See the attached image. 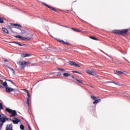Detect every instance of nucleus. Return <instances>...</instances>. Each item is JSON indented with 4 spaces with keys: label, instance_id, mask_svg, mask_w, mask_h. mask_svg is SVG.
<instances>
[{
    "label": "nucleus",
    "instance_id": "23",
    "mask_svg": "<svg viewBox=\"0 0 130 130\" xmlns=\"http://www.w3.org/2000/svg\"><path fill=\"white\" fill-rule=\"evenodd\" d=\"M3 86L5 87H8V83H7V81H5L3 84Z\"/></svg>",
    "mask_w": 130,
    "mask_h": 130
},
{
    "label": "nucleus",
    "instance_id": "47",
    "mask_svg": "<svg viewBox=\"0 0 130 130\" xmlns=\"http://www.w3.org/2000/svg\"><path fill=\"white\" fill-rule=\"evenodd\" d=\"M2 117V115L0 114V118Z\"/></svg>",
    "mask_w": 130,
    "mask_h": 130
},
{
    "label": "nucleus",
    "instance_id": "12",
    "mask_svg": "<svg viewBox=\"0 0 130 130\" xmlns=\"http://www.w3.org/2000/svg\"><path fill=\"white\" fill-rule=\"evenodd\" d=\"M47 45L45 44V45H43L41 46V49L43 50H47V46H46Z\"/></svg>",
    "mask_w": 130,
    "mask_h": 130
},
{
    "label": "nucleus",
    "instance_id": "8",
    "mask_svg": "<svg viewBox=\"0 0 130 130\" xmlns=\"http://www.w3.org/2000/svg\"><path fill=\"white\" fill-rule=\"evenodd\" d=\"M5 89L7 93H11V92H14L15 91V89L11 87H5Z\"/></svg>",
    "mask_w": 130,
    "mask_h": 130
},
{
    "label": "nucleus",
    "instance_id": "39",
    "mask_svg": "<svg viewBox=\"0 0 130 130\" xmlns=\"http://www.w3.org/2000/svg\"><path fill=\"white\" fill-rule=\"evenodd\" d=\"M5 117V120L6 119V120H9V118H7L6 116Z\"/></svg>",
    "mask_w": 130,
    "mask_h": 130
},
{
    "label": "nucleus",
    "instance_id": "30",
    "mask_svg": "<svg viewBox=\"0 0 130 130\" xmlns=\"http://www.w3.org/2000/svg\"><path fill=\"white\" fill-rule=\"evenodd\" d=\"M4 22V20L2 19V18L0 17V24H3Z\"/></svg>",
    "mask_w": 130,
    "mask_h": 130
},
{
    "label": "nucleus",
    "instance_id": "10",
    "mask_svg": "<svg viewBox=\"0 0 130 130\" xmlns=\"http://www.w3.org/2000/svg\"><path fill=\"white\" fill-rule=\"evenodd\" d=\"M6 130H13V125L12 124L7 125Z\"/></svg>",
    "mask_w": 130,
    "mask_h": 130
},
{
    "label": "nucleus",
    "instance_id": "19",
    "mask_svg": "<svg viewBox=\"0 0 130 130\" xmlns=\"http://www.w3.org/2000/svg\"><path fill=\"white\" fill-rule=\"evenodd\" d=\"M63 76L64 77H69V76H71V74H70V73H64L63 74Z\"/></svg>",
    "mask_w": 130,
    "mask_h": 130
},
{
    "label": "nucleus",
    "instance_id": "13",
    "mask_svg": "<svg viewBox=\"0 0 130 130\" xmlns=\"http://www.w3.org/2000/svg\"><path fill=\"white\" fill-rule=\"evenodd\" d=\"M114 74H115L116 75H118L119 76L120 75L123 74V73L121 71H116L114 72Z\"/></svg>",
    "mask_w": 130,
    "mask_h": 130
},
{
    "label": "nucleus",
    "instance_id": "29",
    "mask_svg": "<svg viewBox=\"0 0 130 130\" xmlns=\"http://www.w3.org/2000/svg\"><path fill=\"white\" fill-rule=\"evenodd\" d=\"M0 109L3 110L4 109V107H3V104L0 103Z\"/></svg>",
    "mask_w": 130,
    "mask_h": 130
},
{
    "label": "nucleus",
    "instance_id": "9",
    "mask_svg": "<svg viewBox=\"0 0 130 130\" xmlns=\"http://www.w3.org/2000/svg\"><path fill=\"white\" fill-rule=\"evenodd\" d=\"M86 73L89 74V75H91L92 76H96V72L95 71H92L90 70H87Z\"/></svg>",
    "mask_w": 130,
    "mask_h": 130
},
{
    "label": "nucleus",
    "instance_id": "52",
    "mask_svg": "<svg viewBox=\"0 0 130 130\" xmlns=\"http://www.w3.org/2000/svg\"><path fill=\"white\" fill-rule=\"evenodd\" d=\"M66 28H68V27H67V26H66Z\"/></svg>",
    "mask_w": 130,
    "mask_h": 130
},
{
    "label": "nucleus",
    "instance_id": "14",
    "mask_svg": "<svg viewBox=\"0 0 130 130\" xmlns=\"http://www.w3.org/2000/svg\"><path fill=\"white\" fill-rule=\"evenodd\" d=\"M2 31H3V32L6 34H9V31L5 27L2 28Z\"/></svg>",
    "mask_w": 130,
    "mask_h": 130
},
{
    "label": "nucleus",
    "instance_id": "16",
    "mask_svg": "<svg viewBox=\"0 0 130 130\" xmlns=\"http://www.w3.org/2000/svg\"><path fill=\"white\" fill-rule=\"evenodd\" d=\"M0 121L3 123H5V122H6V118L4 117L0 118Z\"/></svg>",
    "mask_w": 130,
    "mask_h": 130
},
{
    "label": "nucleus",
    "instance_id": "33",
    "mask_svg": "<svg viewBox=\"0 0 130 130\" xmlns=\"http://www.w3.org/2000/svg\"><path fill=\"white\" fill-rule=\"evenodd\" d=\"M72 73H76L77 74H81L80 72L76 71H72Z\"/></svg>",
    "mask_w": 130,
    "mask_h": 130
},
{
    "label": "nucleus",
    "instance_id": "7",
    "mask_svg": "<svg viewBox=\"0 0 130 130\" xmlns=\"http://www.w3.org/2000/svg\"><path fill=\"white\" fill-rule=\"evenodd\" d=\"M24 91H26V93H27V96H28V98H27V103L26 104H27V105L29 106V98H30V93H29V91H28V90L27 89H23Z\"/></svg>",
    "mask_w": 130,
    "mask_h": 130
},
{
    "label": "nucleus",
    "instance_id": "11",
    "mask_svg": "<svg viewBox=\"0 0 130 130\" xmlns=\"http://www.w3.org/2000/svg\"><path fill=\"white\" fill-rule=\"evenodd\" d=\"M22 57H28L29 56H31V55L30 54L28 53H23L21 55Z\"/></svg>",
    "mask_w": 130,
    "mask_h": 130
},
{
    "label": "nucleus",
    "instance_id": "49",
    "mask_svg": "<svg viewBox=\"0 0 130 130\" xmlns=\"http://www.w3.org/2000/svg\"><path fill=\"white\" fill-rule=\"evenodd\" d=\"M108 83H111V82H109Z\"/></svg>",
    "mask_w": 130,
    "mask_h": 130
},
{
    "label": "nucleus",
    "instance_id": "35",
    "mask_svg": "<svg viewBox=\"0 0 130 130\" xmlns=\"http://www.w3.org/2000/svg\"><path fill=\"white\" fill-rule=\"evenodd\" d=\"M28 129L29 130H32V129L31 128V127L30 126V125L28 124Z\"/></svg>",
    "mask_w": 130,
    "mask_h": 130
},
{
    "label": "nucleus",
    "instance_id": "25",
    "mask_svg": "<svg viewBox=\"0 0 130 130\" xmlns=\"http://www.w3.org/2000/svg\"><path fill=\"white\" fill-rule=\"evenodd\" d=\"M91 98L93 99V100H96L97 99V98L94 95H92L91 96Z\"/></svg>",
    "mask_w": 130,
    "mask_h": 130
},
{
    "label": "nucleus",
    "instance_id": "31",
    "mask_svg": "<svg viewBox=\"0 0 130 130\" xmlns=\"http://www.w3.org/2000/svg\"><path fill=\"white\" fill-rule=\"evenodd\" d=\"M10 43H14L15 44H19V42H10Z\"/></svg>",
    "mask_w": 130,
    "mask_h": 130
},
{
    "label": "nucleus",
    "instance_id": "34",
    "mask_svg": "<svg viewBox=\"0 0 130 130\" xmlns=\"http://www.w3.org/2000/svg\"><path fill=\"white\" fill-rule=\"evenodd\" d=\"M75 67H78V68H80L81 66L78 64H77L76 63H75Z\"/></svg>",
    "mask_w": 130,
    "mask_h": 130
},
{
    "label": "nucleus",
    "instance_id": "51",
    "mask_svg": "<svg viewBox=\"0 0 130 130\" xmlns=\"http://www.w3.org/2000/svg\"><path fill=\"white\" fill-rule=\"evenodd\" d=\"M107 55H108V56H109V55H107Z\"/></svg>",
    "mask_w": 130,
    "mask_h": 130
},
{
    "label": "nucleus",
    "instance_id": "44",
    "mask_svg": "<svg viewBox=\"0 0 130 130\" xmlns=\"http://www.w3.org/2000/svg\"><path fill=\"white\" fill-rule=\"evenodd\" d=\"M26 124H27V126H28V124H29V122H28V121H26Z\"/></svg>",
    "mask_w": 130,
    "mask_h": 130
},
{
    "label": "nucleus",
    "instance_id": "42",
    "mask_svg": "<svg viewBox=\"0 0 130 130\" xmlns=\"http://www.w3.org/2000/svg\"><path fill=\"white\" fill-rule=\"evenodd\" d=\"M4 61L8 62L9 61V60L5 59V60H4Z\"/></svg>",
    "mask_w": 130,
    "mask_h": 130
},
{
    "label": "nucleus",
    "instance_id": "37",
    "mask_svg": "<svg viewBox=\"0 0 130 130\" xmlns=\"http://www.w3.org/2000/svg\"><path fill=\"white\" fill-rule=\"evenodd\" d=\"M60 75H61V73H60V72H58L57 73V76H60Z\"/></svg>",
    "mask_w": 130,
    "mask_h": 130
},
{
    "label": "nucleus",
    "instance_id": "36",
    "mask_svg": "<svg viewBox=\"0 0 130 130\" xmlns=\"http://www.w3.org/2000/svg\"><path fill=\"white\" fill-rule=\"evenodd\" d=\"M9 82H11L12 83V84H13V85H15V82H14L11 80H9Z\"/></svg>",
    "mask_w": 130,
    "mask_h": 130
},
{
    "label": "nucleus",
    "instance_id": "3",
    "mask_svg": "<svg viewBox=\"0 0 130 130\" xmlns=\"http://www.w3.org/2000/svg\"><path fill=\"white\" fill-rule=\"evenodd\" d=\"M128 31V29H114L113 30V32H114V34H118V35H122V34H125Z\"/></svg>",
    "mask_w": 130,
    "mask_h": 130
},
{
    "label": "nucleus",
    "instance_id": "5",
    "mask_svg": "<svg viewBox=\"0 0 130 130\" xmlns=\"http://www.w3.org/2000/svg\"><path fill=\"white\" fill-rule=\"evenodd\" d=\"M14 119L15 120H13L12 119H10V120H11L12 122H13V123H14V124H18V123H19V121H21V120L18 119L17 118H14Z\"/></svg>",
    "mask_w": 130,
    "mask_h": 130
},
{
    "label": "nucleus",
    "instance_id": "1",
    "mask_svg": "<svg viewBox=\"0 0 130 130\" xmlns=\"http://www.w3.org/2000/svg\"><path fill=\"white\" fill-rule=\"evenodd\" d=\"M31 63V62L30 61H18L17 62V64L20 66V70H25V68H26L25 66H27V64H30Z\"/></svg>",
    "mask_w": 130,
    "mask_h": 130
},
{
    "label": "nucleus",
    "instance_id": "15",
    "mask_svg": "<svg viewBox=\"0 0 130 130\" xmlns=\"http://www.w3.org/2000/svg\"><path fill=\"white\" fill-rule=\"evenodd\" d=\"M99 102H101V99H98V100H94V101L93 102V104H97V103H99Z\"/></svg>",
    "mask_w": 130,
    "mask_h": 130
},
{
    "label": "nucleus",
    "instance_id": "41",
    "mask_svg": "<svg viewBox=\"0 0 130 130\" xmlns=\"http://www.w3.org/2000/svg\"><path fill=\"white\" fill-rule=\"evenodd\" d=\"M2 88H4V86H3V85H0V89H2Z\"/></svg>",
    "mask_w": 130,
    "mask_h": 130
},
{
    "label": "nucleus",
    "instance_id": "17",
    "mask_svg": "<svg viewBox=\"0 0 130 130\" xmlns=\"http://www.w3.org/2000/svg\"><path fill=\"white\" fill-rule=\"evenodd\" d=\"M71 29L75 31V32H82V30H80L78 29L75 28H73L72 27Z\"/></svg>",
    "mask_w": 130,
    "mask_h": 130
},
{
    "label": "nucleus",
    "instance_id": "24",
    "mask_svg": "<svg viewBox=\"0 0 130 130\" xmlns=\"http://www.w3.org/2000/svg\"><path fill=\"white\" fill-rule=\"evenodd\" d=\"M58 41L59 42H60V43H63V44H66V42H64L63 40H58Z\"/></svg>",
    "mask_w": 130,
    "mask_h": 130
},
{
    "label": "nucleus",
    "instance_id": "6",
    "mask_svg": "<svg viewBox=\"0 0 130 130\" xmlns=\"http://www.w3.org/2000/svg\"><path fill=\"white\" fill-rule=\"evenodd\" d=\"M43 5L44 6H46L47 8H48V9H50V10H51L52 11H53L54 12H56V9H54L53 7H52L51 6L46 4V3H43Z\"/></svg>",
    "mask_w": 130,
    "mask_h": 130
},
{
    "label": "nucleus",
    "instance_id": "2",
    "mask_svg": "<svg viewBox=\"0 0 130 130\" xmlns=\"http://www.w3.org/2000/svg\"><path fill=\"white\" fill-rule=\"evenodd\" d=\"M6 111L10 114L11 117H15V116L18 115V114H17V111L16 110L10 109L9 108H6Z\"/></svg>",
    "mask_w": 130,
    "mask_h": 130
},
{
    "label": "nucleus",
    "instance_id": "48",
    "mask_svg": "<svg viewBox=\"0 0 130 130\" xmlns=\"http://www.w3.org/2000/svg\"><path fill=\"white\" fill-rule=\"evenodd\" d=\"M12 32H14L12 30H11Z\"/></svg>",
    "mask_w": 130,
    "mask_h": 130
},
{
    "label": "nucleus",
    "instance_id": "38",
    "mask_svg": "<svg viewBox=\"0 0 130 130\" xmlns=\"http://www.w3.org/2000/svg\"><path fill=\"white\" fill-rule=\"evenodd\" d=\"M22 33H25V30L21 29Z\"/></svg>",
    "mask_w": 130,
    "mask_h": 130
},
{
    "label": "nucleus",
    "instance_id": "26",
    "mask_svg": "<svg viewBox=\"0 0 130 130\" xmlns=\"http://www.w3.org/2000/svg\"><path fill=\"white\" fill-rule=\"evenodd\" d=\"M9 69H10V71H12V73L13 74H15V70H14V69H13V68H11V67H8Z\"/></svg>",
    "mask_w": 130,
    "mask_h": 130
},
{
    "label": "nucleus",
    "instance_id": "28",
    "mask_svg": "<svg viewBox=\"0 0 130 130\" xmlns=\"http://www.w3.org/2000/svg\"><path fill=\"white\" fill-rule=\"evenodd\" d=\"M76 81H77V82H78V83H80V84H83V82H82V81H81L78 79H76Z\"/></svg>",
    "mask_w": 130,
    "mask_h": 130
},
{
    "label": "nucleus",
    "instance_id": "46",
    "mask_svg": "<svg viewBox=\"0 0 130 130\" xmlns=\"http://www.w3.org/2000/svg\"><path fill=\"white\" fill-rule=\"evenodd\" d=\"M22 46H26V44H23Z\"/></svg>",
    "mask_w": 130,
    "mask_h": 130
},
{
    "label": "nucleus",
    "instance_id": "20",
    "mask_svg": "<svg viewBox=\"0 0 130 130\" xmlns=\"http://www.w3.org/2000/svg\"><path fill=\"white\" fill-rule=\"evenodd\" d=\"M68 63H69L70 64H71V66H75L76 62H74V61H69Z\"/></svg>",
    "mask_w": 130,
    "mask_h": 130
},
{
    "label": "nucleus",
    "instance_id": "4",
    "mask_svg": "<svg viewBox=\"0 0 130 130\" xmlns=\"http://www.w3.org/2000/svg\"><path fill=\"white\" fill-rule=\"evenodd\" d=\"M14 37L16 38H19V39H21V40H25V39H27V40H31L30 38H25L21 35L15 36Z\"/></svg>",
    "mask_w": 130,
    "mask_h": 130
},
{
    "label": "nucleus",
    "instance_id": "22",
    "mask_svg": "<svg viewBox=\"0 0 130 130\" xmlns=\"http://www.w3.org/2000/svg\"><path fill=\"white\" fill-rule=\"evenodd\" d=\"M20 129H21V130H24V129H25V126H24V125L21 124V125H20Z\"/></svg>",
    "mask_w": 130,
    "mask_h": 130
},
{
    "label": "nucleus",
    "instance_id": "21",
    "mask_svg": "<svg viewBox=\"0 0 130 130\" xmlns=\"http://www.w3.org/2000/svg\"><path fill=\"white\" fill-rule=\"evenodd\" d=\"M111 83H112L113 84H114L115 85H116L117 86H119V83L115 81H111Z\"/></svg>",
    "mask_w": 130,
    "mask_h": 130
},
{
    "label": "nucleus",
    "instance_id": "18",
    "mask_svg": "<svg viewBox=\"0 0 130 130\" xmlns=\"http://www.w3.org/2000/svg\"><path fill=\"white\" fill-rule=\"evenodd\" d=\"M11 25H13V26H18V27H20V28H22V25H21V24L19 23H16V24L12 23L11 24Z\"/></svg>",
    "mask_w": 130,
    "mask_h": 130
},
{
    "label": "nucleus",
    "instance_id": "43",
    "mask_svg": "<svg viewBox=\"0 0 130 130\" xmlns=\"http://www.w3.org/2000/svg\"><path fill=\"white\" fill-rule=\"evenodd\" d=\"M65 44H67V45H70V43H66Z\"/></svg>",
    "mask_w": 130,
    "mask_h": 130
},
{
    "label": "nucleus",
    "instance_id": "27",
    "mask_svg": "<svg viewBox=\"0 0 130 130\" xmlns=\"http://www.w3.org/2000/svg\"><path fill=\"white\" fill-rule=\"evenodd\" d=\"M90 38H91V39H93V40H98L97 38L93 36L90 37Z\"/></svg>",
    "mask_w": 130,
    "mask_h": 130
},
{
    "label": "nucleus",
    "instance_id": "45",
    "mask_svg": "<svg viewBox=\"0 0 130 130\" xmlns=\"http://www.w3.org/2000/svg\"><path fill=\"white\" fill-rule=\"evenodd\" d=\"M72 77L74 79H75V77L74 76V75H72Z\"/></svg>",
    "mask_w": 130,
    "mask_h": 130
},
{
    "label": "nucleus",
    "instance_id": "50",
    "mask_svg": "<svg viewBox=\"0 0 130 130\" xmlns=\"http://www.w3.org/2000/svg\"><path fill=\"white\" fill-rule=\"evenodd\" d=\"M1 125H3V123L2 124H1Z\"/></svg>",
    "mask_w": 130,
    "mask_h": 130
},
{
    "label": "nucleus",
    "instance_id": "40",
    "mask_svg": "<svg viewBox=\"0 0 130 130\" xmlns=\"http://www.w3.org/2000/svg\"><path fill=\"white\" fill-rule=\"evenodd\" d=\"M18 45H19V46H22V45L20 44L19 43H18Z\"/></svg>",
    "mask_w": 130,
    "mask_h": 130
},
{
    "label": "nucleus",
    "instance_id": "32",
    "mask_svg": "<svg viewBox=\"0 0 130 130\" xmlns=\"http://www.w3.org/2000/svg\"><path fill=\"white\" fill-rule=\"evenodd\" d=\"M58 70H59V71H66L64 69H61V68H58Z\"/></svg>",
    "mask_w": 130,
    "mask_h": 130
}]
</instances>
